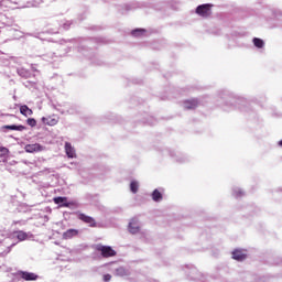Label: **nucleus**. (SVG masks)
<instances>
[{"instance_id": "obj_1", "label": "nucleus", "mask_w": 282, "mask_h": 282, "mask_svg": "<svg viewBox=\"0 0 282 282\" xmlns=\"http://www.w3.org/2000/svg\"><path fill=\"white\" fill-rule=\"evenodd\" d=\"M75 215L77 217V219H79V221H83V224H87V226H89V228H96L97 224H96V218L88 216L85 213L82 212H75Z\"/></svg>"}, {"instance_id": "obj_2", "label": "nucleus", "mask_w": 282, "mask_h": 282, "mask_svg": "<svg viewBox=\"0 0 282 282\" xmlns=\"http://www.w3.org/2000/svg\"><path fill=\"white\" fill-rule=\"evenodd\" d=\"M210 8H213V4H200L196 8V14H198V17H203L204 19H208V17L213 14Z\"/></svg>"}, {"instance_id": "obj_3", "label": "nucleus", "mask_w": 282, "mask_h": 282, "mask_svg": "<svg viewBox=\"0 0 282 282\" xmlns=\"http://www.w3.org/2000/svg\"><path fill=\"white\" fill-rule=\"evenodd\" d=\"M97 251L101 252V257H104V259H109V257H116V250H113V248H111L110 246L99 245L97 246Z\"/></svg>"}, {"instance_id": "obj_4", "label": "nucleus", "mask_w": 282, "mask_h": 282, "mask_svg": "<svg viewBox=\"0 0 282 282\" xmlns=\"http://www.w3.org/2000/svg\"><path fill=\"white\" fill-rule=\"evenodd\" d=\"M24 151L26 153H41V151H45V148L41 143H31L24 147Z\"/></svg>"}, {"instance_id": "obj_5", "label": "nucleus", "mask_w": 282, "mask_h": 282, "mask_svg": "<svg viewBox=\"0 0 282 282\" xmlns=\"http://www.w3.org/2000/svg\"><path fill=\"white\" fill-rule=\"evenodd\" d=\"M58 120H59L58 115H52V116L42 118L43 124H47L48 127H56V124H58Z\"/></svg>"}, {"instance_id": "obj_6", "label": "nucleus", "mask_w": 282, "mask_h": 282, "mask_svg": "<svg viewBox=\"0 0 282 282\" xmlns=\"http://www.w3.org/2000/svg\"><path fill=\"white\" fill-rule=\"evenodd\" d=\"M129 232L131 235H138L140 232V226H138V219L132 218L128 226Z\"/></svg>"}, {"instance_id": "obj_7", "label": "nucleus", "mask_w": 282, "mask_h": 282, "mask_svg": "<svg viewBox=\"0 0 282 282\" xmlns=\"http://www.w3.org/2000/svg\"><path fill=\"white\" fill-rule=\"evenodd\" d=\"M247 257L248 254H246V252H243V250L241 249H236L232 251V259H235L236 261H245Z\"/></svg>"}, {"instance_id": "obj_8", "label": "nucleus", "mask_w": 282, "mask_h": 282, "mask_svg": "<svg viewBox=\"0 0 282 282\" xmlns=\"http://www.w3.org/2000/svg\"><path fill=\"white\" fill-rule=\"evenodd\" d=\"M21 279H24V281H36L39 279V275L35 273H30L28 271L20 272Z\"/></svg>"}, {"instance_id": "obj_9", "label": "nucleus", "mask_w": 282, "mask_h": 282, "mask_svg": "<svg viewBox=\"0 0 282 282\" xmlns=\"http://www.w3.org/2000/svg\"><path fill=\"white\" fill-rule=\"evenodd\" d=\"M199 101L197 99H188L184 101L185 109H197Z\"/></svg>"}, {"instance_id": "obj_10", "label": "nucleus", "mask_w": 282, "mask_h": 282, "mask_svg": "<svg viewBox=\"0 0 282 282\" xmlns=\"http://www.w3.org/2000/svg\"><path fill=\"white\" fill-rule=\"evenodd\" d=\"M65 152L67 158H70V159L76 158V150H74V148L72 147V143L69 142L65 143Z\"/></svg>"}, {"instance_id": "obj_11", "label": "nucleus", "mask_w": 282, "mask_h": 282, "mask_svg": "<svg viewBox=\"0 0 282 282\" xmlns=\"http://www.w3.org/2000/svg\"><path fill=\"white\" fill-rule=\"evenodd\" d=\"M54 204H62L63 208H69V203H67V197L58 196L53 198Z\"/></svg>"}, {"instance_id": "obj_12", "label": "nucleus", "mask_w": 282, "mask_h": 282, "mask_svg": "<svg viewBox=\"0 0 282 282\" xmlns=\"http://www.w3.org/2000/svg\"><path fill=\"white\" fill-rule=\"evenodd\" d=\"M73 237H78V229H68L63 234V239H73Z\"/></svg>"}, {"instance_id": "obj_13", "label": "nucleus", "mask_w": 282, "mask_h": 282, "mask_svg": "<svg viewBox=\"0 0 282 282\" xmlns=\"http://www.w3.org/2000/svg\"><path fill=\"white\" fill-rule=\"evenodd\" d=\"M20 113H22V116H25V118H28V116H32L34 111H32V109H30V107H28L26 105H23L20 107Z\"/></svg>"}, {"instance_id": "obj_14", "label": "nucleus", "mask_w": 282, "mask_h": 282, "mask_svg": "<svg viewBox=\"0 0 282 282\" xmlns=\"http://www.w3.org/2000/svg\"><path fill=\"white\" fill-rule=\"evenodd\" d=\"M116 276H129V270L124 269L123 267H120L116 269Z\"/></svg>"}, {"instance_id": "obj_15", "label": "nucleus", "mask_w": 282, "mask_h": 282, "mask_svg": "<svg viewBox=\"0 0 282 282\" xmlns=\"http://www.w3.org/2000/svg\"><path fill=\"white\" fill-rule=\"evenodd\" d=\"M3 129L9 131H25V126H4Z\"/></svg>"}, {"instance_id": "obj_16", "label": "nucleus", "mask_w": 282, "mask_h": 282, "mask_svg": "<svg viewBox=\"0 0 282 282\" xmlns=\"http://www.w3.org/2000/svg\"><path fill=\"white\" fill-rule=\"evenodd\" d=\"M152 199H153V202H162V199H163L162 193L158 189H154L152 192Z\"/></svg>"}, {"instance_id": "obj_17", "label": "nucleus", "mask_w": 282, "mask_h": 282, "mask_svg": "<svg viewBox=\"0 0 282 282\" xmlns=\"http://www.w3.org/2000/svg\"><path fill=\"white\" fill-rule=\"evenodd\" d=\"M139 188H140V183H138V181H132L130 183L131 193H134V194L138 193Z\"/></svg>"}, {"instance_id": "obj_18", "label": "nucleus", "mask_w": 282, "mask_h": 282, "mask_svg": "<svg viewBox=\"0 0 282 282\" xmlns=\"http://www.w3.org/2000/svg\"><path fill=\"white\" fill-rule=\"evenodd\" d=\"M253 45L256 47H258L259 50H261V47H263V45H265V43L263 42V40H261L259 37H254L253 39Z\"/></svg>"}, {"instance_id": "obj_19", "label": "nucleus", "mask_w": 282, "mask_h": 282, "mask_svg": "<svg viewBox=\"0 0 282 282\" xmlns=\"http://www.w3.org/2000/svg\"><path fill=\"white\" fill-rule=\"evenodd\" d=\"M17 239H19V241H25L28 239V232L17 231Z\"/></svg>"}, {"instance_id": "obj_20", "label": "nucleus", "mask_w": 282, "mask_h": 282, "mask_svg": "<svg viewBox=\"0 0 282 282\" xmlns=\"http://www.w3.org/2000/svg\"><path fill=\"white\" fill-rule=\"evenodd\" d=\"M144 32H147V30L144 29H135L131 32L132 36H142V34H144Z\"/></svg>"}, {"instance_id": "obj_21", "label": "nucleus", "mask_w": 282, "mask_h": 282, "mask_svg": "<svg viewBox=\"0 0 282 282\" xmlns=\"http://www.w3.org/2000/svg\"><path fill=\"white\" fill-rule=\"evenodd\" d=\"M10 153V150L6 147H0V158H6Z\"/></svg>"}, {"instance_id": "obj_22", "label": "nucleus", "mask_w": 282, "mask_h": 282, "mask_svg": "<svg viewBox=\"0 0 282 282\" xmlns=\"http://www.w3.org/2000/svg\"><path fill=\"white\" fill-rule=\"evenodd\" d=\"M26 124H29V127H36V119L34 118H29L26 120Z\"/></svg>"}, {"instance_id": "obj_23", "label": "nucleus", "mask_w": 282, "mask_h": 282, "mask_svg": "<svg viewBox=\"0 0 282 282\" xmlns=\"http://www.w3.org/2000/svg\"><path fill=\"white\" fill-rule=\"evenodd\" d=\"M104 281L105 282L111 281V274H104Z\"/></svg>"}, {"instance_id": "obj_24", "label": "nucleus", "mask_w": 282, "mask_h": 282, "mask_svg": "<svg viewBox=\"0 0 282 282\" xmlns=\"http://www.w3.org/2000/svg\"><path fill=\"white\" fill-rule=\"evenodd\" d=\"M279 147H282V140H281V141H279Z\"/></svg>"}]
</instances>
